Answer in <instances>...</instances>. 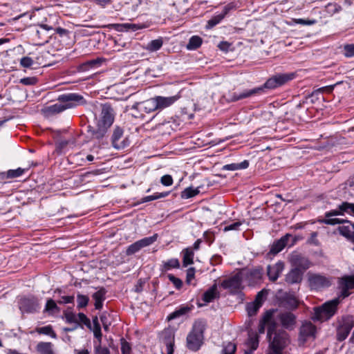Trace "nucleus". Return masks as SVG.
I'll return each mask as SVG.
<instances>
[{
	"label": "nucleus",
	"mask_w": 354,
	"mask_h": 354,
	"mask_svg": "<svg viewBox=\"0 0 354 354\" xmlns=\"http://www.w3.org/2000/svg\"><path fill=\"white\" fill-rule=\"evenodd\" d=\"M294 77V73H281L275 75L269 78L261 86L252 89H245L241 92L232 93L230 95V101L237 102L253 95L261 94L264 91L265 88L273 89L277 88L293 80Z\"/></svg>",
	"instance_id": "f257e3e1"
},
{
	"label": "nucleus",
	"mask_w": 354,
	"mask_h": 354,
	"mask_svg": "<svg viewBox=\"0 0 354 354\" xmlns=\"http://www.w3.org/2000/svg\"><path fill=\"white\" fill-rule=\"evenodd\" d=\"M60 103L46 107L44 112L48 115L59 113L66 109L75 107L86 103L83 96L77 93H66L58 97Z\"/></svg>",
	"instance_id": "f03ea898"
},
{
	"label": "nucleus",
	"mask_w": 354,
	"mask_h": 354,
	"mask_svg": "<svg viewBox=\"0 0 354 354\" xmlns=\"http://www.w3.org/2000/svg\"><path fill=\"white\" fill-rule=\"evenodd\" d=\"M100 107L101 111L97 124V129L93 130L92 133L93 138L97 140L104 137L115 120V111L110 104H102Z\"/></svg>",
	"instance_id": "7ed1b4c3"
},
{
	"label": "nucleus",
	"mask_w": 354,
	"mask_h": 354,
	"mask_svg": "<svg viewBox=\"0 0 354 354\" xmlns=\"http://www.w3.org/2000/svg\"><path fill=\"white\" fill-rule=\"evenodd\" d=\"M276 328L277 324L272 323L268 329L267 337L269 339V348L283 353V349L290 343L289 335L286 331L277 330Z\"/></svg>",
	"instance_id": "20e7f679"
},
{
	"label": "nucleus",
	"mask_w": 354,
	"mask_h": 354,
	"mask_svg": "<svg viewBox=\"0 0 354 354\" xmlns=\"http://www.w3.org/2000/svg\"><path fill=\"white\" fill-rule=\"evenodd\" d=\"M206 326L204 319H197L194 322L192 330L187 337V347L189 350L197 351L200 349L203 344Z\"/></svg>",
	"instance_id": "39448f33"
},
{
	"label": "nucleus",
	"mask_w": 354,
	"mask_h": 354,
	"mask_svg": "<svg viewBox=\"0 0 354 354\" xmlns=\"http://www.w3.org/2000/svg\"><path fill=\"white\" fill-rule=\"evenodd\" d=\"M340 303L339 297L324 303L322 305L313 308L314 313L312 316L313 321L324 322L329 320L337 312L338 305Z\"/></svg>",
	"instance_id": "423d86ee"
},
{
	"label": "nucleus",
	"mask_w": 354,
	"mask_h": 354,
	"mask_svg": "<svg viewBox=\"0 0 354 354\" xmlns=\"http://www.w3.org/2000/svg\"><path fill=\"white\" fill-rule=\"evenodd\" d=\"M354 327V317L352 315L342 316L338 320L336 328V339L339 342L345 340Z\"/></svg>",
	"instance_id": "0eeeda50"
},
{
	"label": "nucleus",
	"mask_w": 354,
	"mask_h": 354,
	"mask_svg": "<svg viewBox=\"0 0 354 354\" xmlns=\"http://www.w3.org/2000/svg\"><path fill=\"white\" fill-rule=\"evenodd\" d=\"M307 277L308 283L311 290H322L331 285L330 278L326 275L309 272Z\"/></svg>",
	"instance_id": "6e6552de"
},
{
	"label": "nucleus",
	"mask_w": 354,
	"mask_h": 354,
	"mask_svg": "<svg viewBox=\"0 0 354 354\" xmlns=\"http://www.w3.org/2000/svg\"><path fill=\"white\" fill-rule=\"evenodd\" d=\"M243 277L241 272L230 277L221 282V286L224 289H227L232 294H238L243 289L242 284Z\"/></svg>",
	"instance_id": "1a4fd4ad"
},
{
	"label": "nucleus",
	"mask_w": 354,
	"mask_h": 354,
	"mask_svg": "<svg viewBox=\"0 0 354 354\" xmlns=\"http://www.w3.org/2000/svg\"><path fill=\"white\" fill-rule=\"evenodd\" d=\"M241 272L243 274V279L248 281V286H254L261 281L264 270L262 267L257 266L243 269Z\"/></svg>",
	"instance_id": "9d476101"
},
{
	"label": "nucleus",
	"mask_w": 354,
	"mask_h": 354,
	"mask_svg": "<svg viewBox=\"0 0 354 354\" xmlns=\"http://www.w3.org/2000/svg\"><path fill=\"white\" fill-rule=\"evenodd\" d=\"M317 328L309 321L302 323L299 328V345H304L308 340H314L316 337Z\"/></svg>",
	"instance_id": "9b49d317"
},
{
	"label": "nucleus",
	"mask_w": 354,
	"mask_h": 354,
	"mask_svg": "<svg viewBox=\"0 0 354 354\" xmlns=\"http://www.w3.org/2000/svg\"><path fill=\"white\" fill-rule=\"evenodd\" d=\"M157 236H158L156 234L151 236L145 237L137 241L127 248L126 254L127 256L133 255L140 251L142 248L151 245L156 241Z\"/></svg>",
	"instance_id": "f8f14e48"
},
{
	"label": "nucleus",
	"mask_w": 354,
	"mask_h": 354,
	"mask_svg": "<svg viewBox=\"0 0 354 354\" xmlns=\"http://www.w3.org/2000/svg\"><path fill=\"white\" fill-rule=\"evenodd\" d=\"M290 261L294 268L302 270V272L304 273L312 266V263L308 258L299 253L292 254Z\"/></svg>",
	"instance_id": "ddd939ff"
},
{
	"label": "nucleus",
	"mask_w": 354,
	"mask_h": 354,
	"mask_svg": "<svg viewBox=\"0 0 354 354\" xmlns=\"http://www.w3.org/2000/svg\"><path fill=\"white\" fill-rule=\"evenodd\" d=\"M122 137L123 129L119 127H115L111 137L112 145L115 149H123L129 145V140L127 138L122 140Z\"/></svg>",
	"instance_id": "4468645a"
},
{
	"label": "nucleus",
	"mask_w": 354,
	"mask_h": 354,
	"mask_svg": "<svg viewBox=\"0 0 354 354\" xmlns=\"http://www.w3.org/2000/svg\"><path fill=\"white\" fill-rule=\"evenodd\" d=\"M102 28H113L118 32L124 31H136L147 28V26L144 24H111L105 26H102Z\"/></svg>",
	"instance_id": "2eb2a0df"
},
{
	"label": "nucleus",
	"mask_w": 354,
	"mask_h": 354,
	"mask_svg": "<svg viewBox=\"0 0 354 354\" xmlns=\"http://www.w3.org/2000/svg\"><path fill=\"white\" fill-rule=\"evenodd\" d=\"M278 320L282 326L286 329L292 330L296 324V316L290 312H283L279 314Z\"/></svg>",
	"instance_id": "dca6fc26"
},
{
	"label": "nucleus",
	"mask_w": 354,
	"mask_h": 354,
	"mask_svg": "<svg viewBox=\"0 0 354 354\" xmlns=\"http://www.w3.org/2000/svg\"><path fill=\"white\" fill-rule=\"evenodd\" d=\"M259 344V337L257 332L250 330L248 337L245 342L247 349L245 350V354H252L257 349Z\"/></svg>",
	"instance_id": "f3484780"
},
{
	"label": "nucleus",
	"mask_w": 354,
	"mask_h": 354,
	"mask_svg": "<svg viewBox=\"0 0 354 354\" xmlns=\"http://www.w3.org/2000/svg\"><path fill=\"white\" fill-rule=\"evenodd\" d=\"M337 230L342 236L354 243V223L346 220L342 225L337 227Z\"/></svg>",
	"instance_id": "a211bd4d"
},
{
	"label": "nucleus",
	"mask_w": 354,
	"mask_h": 354,
	"mask_svg": "<svg viewBox=\"0 0 354 354\" xmlns=\"http://www.w3.org/2000/svg\"><path fill=\"white\" fill-rule=\"evenodd\" d=\"M284 269V263L278 261L274 265H269L267 267V275L270 281L274 282L277 280L283 270Z\"/></svg>",
	"instance_id": "6ab92c4d"
},
{
	"label": "nucleus",
	"mask_w": 354,
	"mask_h": 354,
	"mask_svg": "<svg viewBox=\"0 0 354 354\" xmlns=\"http://www.w3.org/2000/svg\"><path fill=\"white\" fill-rule=\"evenodd\" d=\"M180 96L174 95L170 97L156 96L154 97L158 110L166 109L174 104Z\"/></svg>",
	"instance_id": "aec40b11"
},
{
	"label": "nucleus",
	"mask_w": 354,
	"mask_h": 354,
	"mask_svg": "<svg viewBox=\"0 0 354 354\" xmlns=\"http://www.w3.org/2000/svg\"><path fill=\"white\" fill-rule=\"evenodd\" d=\"M133 108L143 111L147 113L158 110L154 97H151L144 102L137 103L133 106Z\"/></svg>",
	"instance_id": "412c9836"
},
{
	"label": "nucleus",
	"mask_w": 354,
	"mask_h": 354,
	"mask_svg": "<svg viewBox=\"0 0 354 354\" xmlns=\"http://www.w3.org/2000/svg\"><path fill=\"white\" fill-rule=\"evenodd\" d=\"M304 272L297 268H292L286 275L285 280L288 284L299 283L303 279Z\"/></svg>",
	"instance_id": "4be33fe9"
},
{
	"label": "nucleus",
	"mask_w": 354,
	"mask_h": 354,
	"mask_svg": "<svg viewBox=\"0 0 354 354\" xmlns=\"http://www.w3.org/2000/svg\"><path fill=\"white\" fill-rule=\"evenodd\" d=\"M163 342L166 345L167 354H174V334L171 330H165L163 332Z\"/></svg>",
	"instance_id": "5701e85b"
},
{
	"label": "nucleus",
	"mask_w": 354,
	"mask_h": 354,
	"mask_svg": "<svg viewBox=\"0 0 354 354\" xmlns=\"http://www.w3.org/2000/svg\"><path fill=\"white\" fill-rule=\"evenodd\" d=\"M231 8L232 6L230 5H227L225 6L221 14L214 16L207 21V24L206 26L207 28H212L216 25L219 24L227 15Z\"/></svg>",
	"instance_id": "b1692460"
},
{
	"label": "nucleus",
	"mask_w": 354,
	"mask_h": 354,
	"mask_svg": "<svg viewBox=\"0 0 354 354\" xmlns=\"http://www.w3.org/2000/svg\"><path fill=\"white\" fill-rule=\"evenodd\" d=\"M21 307L28 313H32L37 310L39 307V303L36 298H24L21 301Z\"/></svg>",
	"instance_id": "393cba45"
},
{
	"label": "nucleus",
	"mask_w": 354,
	"mask_h": 354,
	"mask_svg": "<svg viewBox=\"0 0 354 354\" xmlns=\"http://www.w3.org/2000/svg\"><path fill=\"white\" fill-rule=\"evenodd\" d=\"M106 290L104 288H100L97 292L93 294L92 297L95 300V308L97 310L102 309L103 301L105 300Z\"/></svg>",
	"instance_id": "a878e982"
},
{
	"label": "nucleus",
	"mask_w": 354,
	"mask_h": 354,
	"mask_svg": "<svg viewBox=\"0 0 354 354\" xmlns=\"http://www.w3.org/2000/svg\"><path fill=\"white\" fill-rule=\"evenodd\" d=\"M272 323H275V322L273 320V312L269 310L265 313L260 322L259 326V333H264L265 326H267L268 329Z\"/></svg>",
	"instance_id": "bb28decb"
},
{
	"label": "nucleus",
	"mask_w": 354,
	"mask_h": 354,
	"mask_svg": "<svg viewBox=\"0 0 354 354\" xmlns=\"http://www.w3.org/2000/svg\"><path fill=\"white\" fill-rule=\"evenodd\" d=\"M289 236V234H286L274 242L270 249V252L273 254H277L281 252L286 246Z\"/></svg>",
	"instance_id": "cd10ccee"
},
{
	"label": "nucleus",
	"mask_w": 354,
	"mask_h": 354,
	"mask_svg": "<svg viewBox=\"0 0 354 354\" xmlns=\"http://www.w3.org/2000/svg\"><path fill=\"white\" fill-rule=\"evenodd\" d=\"M217 297H218L217 286L216 284H214L204 292L203 295V300L206 303H209Z\"/></svg>",
	"instance_id": "c85d7f7f"
},
{
	"label": "nucleus",
	"mask_w": 354,
	"mask_h": 354,
	"mask_svg": "<svg viewBox=\"0 0 354 354\" xmlns=\"http://www.w3.org/2000/svg\"><path fill=\"white\" fill-rule=\"evenodd\" d=\"M36 351L39 354H55L50 342H39L36 346Z\"/></svg>",
	"instance_id": "c756f323"
},
{
	"label": "nucleus",
	"mask_w": 354,
	"mask_h": 354,
	"mask_svg": "<svg viewBox=\"0 0 354 354\" xmlns=\"http://www.w3.org/2000/svg\"><path fill=\"white\" fill-rule=\"evenodd\" d=\"M180 262L178 259H171L167 261H163L160 266V271L162 272H166L168 270L173 268H179Z\"/></svg>",
	"instance_id": "7c9ffc66"
},
{
	"label": "nucleus",
	"mask_w": 354,
	"mask_h": 354,
	"mask_svg": "<svg viewBox=\"0 0 354 354\" xmlns=\"http://www.w3.org/2000/svg\"><path fill=\"white\" fill-rule=\"evenodd\" d=\"M183 257V267H187V266L192 264L194 263V252L189 248H185L182 252Z\"/></svg>",
	"instance_id": "2f4dec72"
},
{
	"label": "nucleus",
	"mask_w": 354,
	"mask_h": 354,
	"mask_svg": "<svg viewBox=\"0 0 354 354\" xmlns=\"http://www.w3.org/2000/svg\"><path fill=\"white\" fill-rule=\"evenodd\" d=\"M192 310L188 306H181L179 308L171 313L167 317L169 320L174 319L180 316L185 315Z\"/></svg>",
	"instance_id": "473e14b6"
},
{
	"label": "nucleus",
	"mask_w": 354,
	"mask_h": 354,
	"mask_svg": "<svg viewBox=\"0 0 354 354\" xmlns=\"http://www.w3.org/2000/svg\"><path fill=\"white\" fill-rule=\"evenodd\" d=\"M249 166V162L248 160H244L240 163H232V164H227L223 166V169L224 170H228V171H235L239 169H246Z\"/></svg>",
	"instance_id": "72a5a7b5"
},
{
	"label": "nucleus",
	"mask_w": 354,
	"mask_h": 354,
	"mask_svg": "<svg viewBox=\"0 0 354 354\" xmlns=\"http://www.w3.org/2000/svg\"><path fill=\"white\" fill-rule=\"evenodd\" d=\"M59 311V307L57 306L56 302L53 299H49L47 300L44 312H47L48 314L53 315L54 313H57Z\"/></svg>",
	"instance_id": "f704fd0d"
},
{
	"label": "nucleus",
	"mask_w": 354,
	"mask_h": 354,
	"mask_svg": "<svg viewBox=\"0 0 354 354\" xmlns=\"http://www.w3.org/2000/svg\"><path fill=\"white\" fill-rule=\"evenodd\" d=\"M163 44L162 38L160 37L157 39L151 40L148 43L146 49L150 52H155L161 48Z\"/></svg>",
	"instance_id": "c9c22d12"
},
{
	"label": "nucleus",
	"mask_w": 354,
	"mask_h": 354,
	"mask_svg": "<svg viewBox=\"0 0 354 354\" xmlns=\"http://www.w3.org/2000/svg\"><path fill=\"white\" fill-rule=\"evenodd\" d=\"M203 43L202 38L199 36H192L187 45L188 50H196Z\"/></svg>",
	"instance_id": "e433bc0d"
},
{
	"label": "nucleus",
	"mask_w": 354,
	"mask_h": 354,
	"mask_svg": "<svg viewBox=\"0 0 354 354\" xmlns=\"http://www.w3.org/2000/svg\"><path fill=\"white\" fill-rule=\"evenodd\" d=\"M100 320L102 322L104 329L105 330H108L112 322L111 314L106 311L103 312L100 315Z\"/></svg>",
	"instance_id": "4c0bfd02"
},
{
	"label": "nucleus",
	"mask_w": 354,
	"mask_h": 354,
	"mask_svg": "<svg viewBox=\"0 0 354 354\" xmlns=\"http://www.w3.org/2000/svg\"><path fill=\"white\" fill-rule=\"evenodd\" d=\"M35 331L39 334H44L50 335L53 338H56V333L53 330V327L50 325L46 326L44 327H37Z\"/></svg>",
	"instance_id": "58836bf2"
},
{
	"label": "nucleus",
	"mask_w": 354,
	"mask_h": 354,
	"mask_svg": "<svg viewBox=\"0 0 354 354\" xmlns=\"http://www.w3.org/2000/svg\"><path fill=\"white\" fill-rule=\"evenodd\" d=\"M339 283L341 286H347V288L354 289V274L344 276L341 278Z\"/></svg>",
	"instance_id": "ea45409f"
},
{
	"label": "nucleus",
	"mask_w": 354,
	"mask_h": 354,
	"mask_svg": "<svg viewBox=\"0 0 354 354\" xmlns=\"http://www.w3.org/2000/svg\"><path fill=\"white\" fill-rule=\"evenodd\" d=\"M339 209L342 212L343 215L346 213L354 216V203L343 202L339 205Z\"/></svg>",
	"instance_id": "a19ab883"
},
{
	"label": "nucleus",
	"mask_w": 354,
	"mask_h": 354,
	"mask_svg": "<svg viewBox=\"0 0 354 354\" xmlns=\"http://www.w3.org/2000/svg\"><path fill=\"white\" fill-rule=\"evenodd\" d=\"M101 64V61L100 59H91L87 61L83 64H82L80 66V70L82 71H85L88 70L89 68H94L95 66H99Z\"/></svg>",
	"instance_id": "79ce46f5"
},
{
	"label": "nucleus",
	"mask_w": 354,
	"mask_h": 354,
	"mask_svg": "<svg viewBox=\"0 0 354 354\" xmlns=\"http://www.w3.org/2000/svg\"><path fill=\"white\" fill-rule=\"evenodd\" d=\"M199 190L198 188L187 187L181 192V198L187 199L194 197L198 194Z\"/></svg>",
	"instance_id": "37998d69"
},
{
	"label": "nucleus",
	"mask_w": 354,
	"mask_h": 354,
	"mask_svg": "<svg viewBox=\"0 0 354 354\" xmlns=\"http://www.w3.org/2000/svg\"><path fill=\"white\" fill-rule=\"evenodd\" d=\"M169 194V192H161V193H155L151 196H147L141 198V203H147L153 200H157L161 198H165Z\"/></svg>",
	"instance_id": "c03bdc74"
},
{
	"label": "nucleus",
	"mask_w": 354,
	"mask_h": 354,
	"mask_svg": "<svg viewBox=\"0 0 354 354\" xmlns=\"http://www.w3.org/2000/svg\"><path fill=\"white\" fill-rule=\"evenodd\" d=\"M89 301V298L88 296L82 295V294H77V308L81 309L83 308H85Z\"/></svg>",
	"instance_id": "a18cd8bd"
},
{
	"label": "nucleus",
	"mask_w": 354,
	"mask_h": 354,
	"mask_svg": "<svg viewBox=\"0 0 354 354\" xmlns=\"http://www.w3.org/2000/svg\"><path fill=\"white\" fill-rule=\"evenodd\" d=\"M77 316L78 317L77 324H78L79 325L83 324L85 325L89 329L91 328V321L85 314H84L83 313H79Z\"/></svg>",
	"instance_id": "49530a36"
},
{
	"label": "nucleus",
	"mask_w": 354,
	"mask_h": 354,
	"mask_svg": "<svg viewBox=\"0 0 354 354\" xmlns=\"http://www.w3.org/2000/svg\"><path fill=\"white\" fill-rule=\"evenodd\" d=\"M120 344L122 354H131V345L124 337L120 339Z\"/></svg>",
	"instance_id": "de8ad7c7"
},
{
	"label": "nucleus",
	"mask_w": 354,
	"mask_h": 354,
	"mask_svg": "<svg viewBox=\"0 0 354 354\" xmlns=\"http://www.w3.org/2000/svg\"><path fill=\"white\" fill-rule=\"evenodd\" d=\"M25 171V169H21L20 167L17 168V169H10L7 171V178H15L19 177L23 175Z\"/></svg>",
	"instance_id": "09e8293b"
},
{
	"label": "nucleus",
	"mask_w": 354,
	"mask_h": 354,
	"mask_svg": "<svg viewBox=\"0 0 354 354\" xmlns=\"http://www.w3.org/2000/svg\"><path fill=\"white\" fill-rule=\"evenodd\" d=\"M259 308L260 306L254 302L249 303L246 306V310L250 317L255 315Z\"/></svg>",
	"instance_id": "8fccbe9b"
},
{
	"label": "nucleus",
	"mask_w": 354,
	"mask_h": 354,
	"mask_svg": "<svg viewBox=\"0 0 354 354\" xmlns=\"http://www.w3.org/2000/svg\"><path fill=\"white\" fill-rule=\"evenodd\" d=\"M344 55L346 57H354V44H346L343 47Z\"/></svg>",
	"instance_id": "3c124183"
},
{
	"label": "nucleus",
	"mask_w": 354,
	"mask_h": 354,
	"mask_svg": "<svg viewBox=\"0 0 354 354\" xmlns=\"http://www.w3.org/2000/svg\"><path fill=\"white\" fill-rule=\"evenodd\" d=\"M167 277L176 289L180 290L183 287V281L180 279L176 277L171 274H169Z\"/></svg>",
	"instance_id": "603ef678"
},
{
	"label": "nucleus",
	"mask_w": 354,
	"mask_h": 354,
	"mask_svg": "<svg viewBox=\"0 0 354 354\" xmlns=\"http://www.w3.org/2000/svg\"><path fill=\"white\" fill-rule=\"evenodd\" d=\"M346 221V219H342V218H326L323 221V223L325 224H327V225H335L337 224H344Z\"/></svg>",
	"instance_id": "864d4df0"
},
{
	"label": "nucleus",
	"mask_w": 354,
	"mask_h": 354,
	"mask_svg": "<svg viewBox=\"0 0 354 354\" xmlns=\"http://www.w3.org/2000/svg\"><path fill=\"white\" fill-rule=\"evenodd\" d=\"M236 351V344L232 342H228L223 349V354H235Z\"/></svg>",
	"instance_id": "5fc2aeb1"
},
{
	"label": "nucleus",
	"mask_w": 354,
	"mask_h": 354,
	"mask_svg": "<svg viewBox=\"0 0 354 354\" xmlns=\"http://www.w3.org/2000/svg\"><path fill=\"white\" fill-rule=\"evenodd\" d=\"M244 221H236L232 224L225 226L223 231L228 232L230 230H239L240 226L243 223Z\"/></svg>",
	"instance_id": "6e6d98bb"
},
{
	"label": "nucleus",
	"mask_w": 354,
	"mask_h": 354,
	"mask_svg": "<svg viewBox=\"0 0 354 354\" xmlns=\"http://www.w3.org/2000/svg\"><path fill=\"white\" fill-rule=\"evenodd\" d=\"M94 354H110V351L105 346H102L101 344H95Z\"/></svg>",
	"instance_id": "4d7b16f0"
},
{
	"label": "nucleus",
	"mask_w": 354,
	"mask_h": 354,
	"mask_svg": "<svg viewBox=\"0 0 354 354\" xmlns=\"http://www.w3.org/2000/svg\"><path fill=\"white\" fill-rule=\"evenodd\" d=\"M266 295H267V291L266 290H261L257 295V296L255 297V299H254V301L253 302L257 304H258L261 307L262 306V304H263V297Z\"/></svg>",
	"instance_id": "13d9d810"
},
{
	"label": "nucleus",
	"mask_w": 354,
	"mask_h": 354,
	"mask_svg": "<svg viewBox=\"0 0 354 354\" xmlns=\"http://www.w3.org/2000/svg\"><path fill=\"white\" fill-rule=\"evenodd\" d=\"M64 317L66 318L67 323L71 324V323H77V319L76 315L72 312H65Z\"/></svg>",
	"instance_id": "bf43d9fd"
},
{
	"label": "nucleus",
	"mask_w": 354,
	"mask_h": 354,
	"mask_svg": "<svg viewBox=\"0 0 354 354\" xmlns=\"http://www.w3.org/2000/svg\"><path fill=\"white\" fill-rule=\"evenodd\" d=\"M93 335L95 338L97 339V344H101L102 343V332H101V327L100 326H94L93 328ZM95 344H97V343H95Z\"/></svg>",
	"instance_id": "052dcab7"
},
{
	"label": "nucleus",
	"mask_w": 354,
	"mask_h": 354,
	"mask_svg": "<svg viewBox=\"0 0 354 354\" xmlns=\"http://www.w3.org/2000/svg\"><path fill=\"white\" fill-rule=\"evenodd\" d=\"M326 8H327V10L328 12L330 13H336V12H338L339 11H340L342 10V7L339 5H337V3H328L327 6H326Z\"/></svg>",
	"instance_id": "680f3d73"
},
{
	"label": "nucleus",
	"mask_w": 354,
	"mask_h": 354,
	"mask_svg": "<svg viewBox=\"0 0 354 354\" xmlns=\"http://www.w3.org/2000/svg\"><path fill=\"white\" fill-rule=\"evenodd\" d=\"M37 82V79L35 77H24L20 80V83L24 85H35Z\"/></svg>",
	"instance_id": "e2e57ef3"
},
{
	"label": "nucleus",
	"mask_w": 354,
	"mask_h": 354,
	"mask_svg": "<svg viewBox=\"0 0 354 354\" xmlns=\"http://www.w3.org/2000/svg\"><path fill=\"white\" fill-rule=\"evenodd\" d=\"M335 216H343L342 212L339 209V205H338L337 209H331L325 213L326 218H330Z\"/></svg>",
	"instance_id": "0e129e2a"
},
{
	"label": "nucleus",
	"mask_w": 354,
	"mask_h": 354,
	"mask_svg": "<svg viewBox=\"0 0 354 354\" xmlns=\"http://www.w3.org/2000/svg\"><path fill=\"white\" fill-rule=\"evenodd\" d=\"M160 183L165 186H170L173 184V178L171 175H164L160 178Z\"/></svg>",
	"instance_id": "69168bd1"
},
{
	"label": "nucleus",
	"mask_w": 354,
	"mask_h": 354,
	"mask_svg": "<svg viewBox=\"0 0 354 354\" xmlns=\"http://www.w3.org/2000/svg\"><path fill=\"white\" fill-rule=\"evenodd\" d=\"M195 277V268H189L187 270L186 283L189 284Z\"/></svg>",
	"instance_id": "338daca9"
},
{
	"label": "nucleus",
	"mask_w": 354,
	"mask_h": 354,
	"mask_svg": "<svg viewBox=\"0 0 354 354\" xmlns=\"http://www.w3.org/2000/svg\"><path fill=\"white\" fill-rule=\"evenodd\" d=\"M33 64V60L29 57H24L20 60V64L24 68L30 67Z\"/></svg>",
	"instance_id": "774afa93"
}]
</instances>
